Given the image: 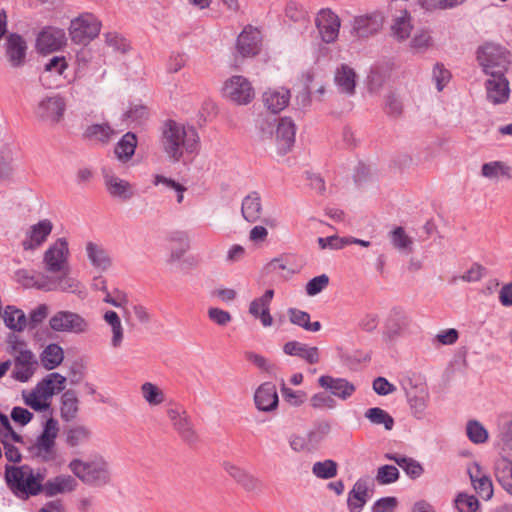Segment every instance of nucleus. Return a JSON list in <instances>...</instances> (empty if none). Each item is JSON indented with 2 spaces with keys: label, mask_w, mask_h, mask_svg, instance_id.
Wrapping results in <instances>:
<instances>
[{
  "label": "nucleus",
  "mask_w": 512,
  "mask_h": 512,
  "mask_svg": "<svg viewBox=\"0 0 512 512\" xmlns=\"http://www.w3.org/2000/svg\"><path fill=\"white\" fill-rule=\"evenodd\" d=\"M58 421L49 418L44 424L42 433L37 437L33 446L35 455L44 461H51L55 458V439L58 435Z\"/></svg>",
  "instance_id": "0eeeda50"
},
{
  "label": "nucleus",
  "mask_w": 512,
  "mask_h": 512,
  "mask_svg": "<svg viewBox=\"0 0 512 512\" xmlns=\"http://www.w3.org/2000/svg\"><path fill=\"white\" fill-rule=\"evenodd\" d=\"M494 473L502 488L512 495V461L500 458L495 462Z\"/></svg>",
  "instance_id": "473e14b6"
},
{
  "label": "nucleus",
  "mask_w": 512,
  "mask_h": 512,
  "mask_svg": "<svg viewBox=\"0 0 512 512\" xmlns=\"http://www.w3.org/2000/svg\"><path fill=\"white\" fill-rule=\"evenodd\" d=\"M290 92L284 88L269 89L263 94L265 107L273 114L282 111L289 103Z\"/></svg>",
  "instance_id": "c85d7f7f"
},
{
  "label": "nucleus",
  "mask_w": 512,
  "mask_h": 512,
  "mask_svg": "<svg viewBox=\"0 0 512 512\" xmlns=\"http://www.w3.org/2000/svg\"><path fill=\"white\" fill-rule=\"evenodd\" d=\"M431 45L432 38L430 36V33L429 31L424 29L416 32V34L414 35L410 42L411 48L417 53L426 51Z\"/></svg>",
  "instance_id": "864d4df0"
},
{
  "label": "nucleus",
  "mask_w": 512,
  "mask_h": 512,
  "mask_svg": "<svg viewBox=\"0 0 512 512\" xmlns=\"http://www.w3.org/2000/svg\"><path fill=\"white\" fill-rule=\"evenodd\" d=\"M136 146V135L132 132H127L117 143L115 154L120 160L127 161L134 155Z\"/></svg>",
  "instance_id": "4c0bfd02"
},
{
  "label": "nucleus",
  "mask_w": 512,
  "mask_h": 512,
  "mask_svg": "<svg viewBox=\"0 0 512 512\" xmlns=\"http://www.w3.org/2000/svg\"><path fill=\"white\" fill-rule=\"evenodd\" d=\"M509 51L503 46L488 42L477 49V60L483 71L490 75L506 73L510 65Z\"/></svg>",
  "instance_id": "20e7f679"
},
{
  "label": "nucleus",
  "mask_w": 512,
  "mask_h": 512,
  "mask_svg": "<svg viewBox=\"0 0 512 512\" xmlns=\"http://www.w3.org/2000/svg\"><path fill=\"white\" fill-rule=\"evenodd\" d=\"M41 363L47 370L58 367L64 359V351L59 344H49L40 355Z\"/></svg>",
  "instance_id": "72a5a7b5"
},
{
  "label": "nucleus",
  "mask_w": 512,
  "mask_h": 512,
  "mask_svg": "<svg viewBox=\"0 0 512 512\" xmlns=\"http://www.w3.org/2000/svg\"><path fill=\"white\" fill-rule=\"evenodd\" d=\"M3 320L5 325L13 331L21 332L27 327L25 313L15 306H7L5 308Z\"/></svg>",
  "instance_id": "f704fd0d"
},
{
  "label": "nucleus",
  "mask_w": 512,
  "mask_h": 512,
  "mask_svg": "<svg viewBox=\"0 0 512 512\" xmlns=\"http://www.w3.org/2000/svg\"><path fill=\"white\" fill-rule=\"evenodd\" d=\"M289 320L292 324L297 325L309 332H317L322 325L319 321H310V314L297 308L288 309Z\"/></svg>",
  "instance_id": "e433bc0d"
},
{
  "label": "nucleus",
  "mask_w": 512,
  "mask_h": 512,
  "mask_svg": "<svg viewBox=\"0 0 512 512\" xmlns=\"http://www.w3.org/2000/svg\"><path fill=\"white\" fill-rule=\"evenodd\" d=\"M278 394L275 384L265 382L261 384L254 394L256 407L264 412L273 411L278 406Z\"/></svg>",
  "instance_id": "5701e85b"
},
{
  "label": "nucleus",
  "mask_w": 512,
  "mask_h": 512,
  "mask_svg": "<svg viewBox=\"0 0 512 512\" xmlns=\"http://www.w3.org/2000/svg\"><path fill=\"white\" fill-rule=\"evenodd\" d=\"M224 96L237 104H248L254 97L251 83L243 76H233L225 82Z\"/></svg>",
  "instance_id": "9d476101"
},
{
  "label": "nucleus",
  "mask_w": 512,
  "mask_h": 512,
  "mask_svg": "<svg viewBox=\"0 0 512 512\" xmlns=\"http://www.w3.org/2000/svg\"><path fill=\"white\" fill-rule=\"evenodd\" d=\"M386 458L394 461L411 478H418L423 472V468L420 463L412 458L397 454H387Z\"/></svg>",
  "instance_id": "ea45409f"
},
{
  "label": "nucleus",
  "mask_w": 512,
  "mask_h": 512,
  "mask_svg": "<svg viewBox=\"0 0 512 512\" xmlns=\"http://www.w3.org/2000/svg\"><path fill=\"white\" fill-rule=\"evenodd\" d=\"M79 411V398L75 390L68 389L61 396L60 415L66 421H72Z\"/></svg>",
  "instance_id": "2f4dec72"
},
{
  "label": "nucleus",
  "mask_w": 512,
  "mask_h": 512,
  "mask_svg": "<svg viewBox=\"0 0 512 512\" xmlns=\"http://www.w3.org/2000/svg\"><path fill=\"white\" fill-rule=\"evenodd\" d=\"M141 394L150 406H157L164 402V392L155 384L145 382L141 385Z\"/></svg>",
  "instance_id": "49530a36"
},
{
  "label": "nucleus",
  "mask_w": 512,
  "mask_h": 512,
  "mask_svg": "<svg viewBox=\"0 0 512 512\" xmlns=\"http://www.w3.org/2000/svg\"><path fill=\"white\" fill-rule=\"evenodd\" d=\"M329 284V277L321 274L308 281L306 284V293L309 296H315L324 290Z\"/></svg>",
  "instance_id": "13d9d810"
},
{
  "label": "nucleus",
  "mask_w": 512,
  "mask_h": 512,
  "mask_svg": "<svg viewBox=\"0 0 512 512\" xmlns=\"http://www.w3.org/2000/svg\"><path fill=\"white\" fill-rule=\"evenodd\" d=\"M432 78L436 84L437 90L440 92L449 83L451 73L442 63H436L433 67Z\"/></svg>",
  "instance_id": "5fc2aeb1"
},
{
  "label": "nucleus",
  "mask_w": 512,
  "mask_h": 512,
  "mask_svg": "<svg viewBox=\"0 0 512 512\" xmlns=\"http://www.w3.org/2000/svg\"><path fill=\"white\" fill-rule=\"evenodd\" d=\"M365 417L375 425H383L386 430H392L394 426L393 417L385 410L379 407L369 408L365 412Z\"/></svg>",
  "instance_id": "c03bdc74"
},
{
  "label": "nucleus",
  "mask_w": 512,
  "mask_h": 512,
  "mask_svg": "<svg viewBox=\"0 0 512 512\" xmlns=\"http://www.w3.org/2000/svg\"><path fill=\"white\" fill-rule=\"evenodd\" d=\"M383 19L379 13L357 16L353 20V31L364 38L376 33L382 27Z\"/></svg>",
  "instance_id": "b1692460"
},
{
  "label": "nucleus",
  "mask_w": 512,
  "mask_h": 512,
  "mask_svg": "<svg viewBox=\"0 0 512 512\" xmlns=\"http://www.w3.org/2000/svg\"><path fill=\"white\" fill-rule=\"evenodd\" d=\"M49 326L55 332L83 334L89 330L88 321L80 314L69 311H57L50 319Z\"/></svg>",
  "instance_id": "39448f33"
},
{
  "label": "nucleus",
  "mask_w": 512,
  "mask_h": 512,
  "mask_svg": "<svg viewBox=\"0 0 512 512\" xmlns=\"http://www.w3.org/2000/svg\"><path fill=\"white\" fill-rule=\"evenodd\" d=\"M283 398L293 406H300L306 397L303 391H295L286 387L284 384L281 388Z\"/></svg>",
  "instance_id": "338daca9"
},
{
  "label": "nucleus",
  "mask_w": 512,
  "mask_h": 512,
  "mask_svg": "<svg viewBox=\"0 0 512 512\" xmlns=\"http://www.w3.org/2000/svg\"><path fill=\"white\" fill-rule=\"evenodd\" d=\"M408 325V317L400 309H393L386 323L387 333L390 337L398 335Z\"/></svg>",
  "instance_id": "a18cd8bd"
},
{
  "label": "nucleus",
  "mask_w": 512,
  "mask_h": 512,
  "mask_svg": "<svg viewBox=\"0 0 512 512\" xmlns=\"http://www.w3.org/2000/svg\"><path fill=\"white\" fill-rule=\"evenodd\" d=\"M399 478V471L393 465H383L378 468L376 474V481L379 484L385 485L397 481Z\"/></svg>",
  "instance_id": "6e6d98bb"
},
{
  "label": "nucleus",
  "mask_w": 512,
  "mask_h": 512,
  "mask_svg": "<svg viewBox=\"0 0 512 512\" xmlns=\"http://www.w3.org/2000/svg\"><path fill=\"white\" fill-rule=\"evenodd\" d=\"M65 103L58 95L47 96L37 105L36 116L43 121L58 122L64 113Z\"/></svg>",
  "instance_id": "f3484780"
},
{
  "label": "nucleus",
  "mask_w": 512,
  "mask_h": 512,
  "mask_svg": "<svg viewBox=\"0 0 512 512\" xmlns=\"http://www.w3.org/2000/svg\"><path fill=\"white\" fill-rule=\"evenodd\" d=\"M53 224L50 220L44 219L32 225L26 232V238L22 241V247L25 251L34 250L41 246L50 235Z\"/></svg>",
  "instance_id": "412c9836"
},
{
  "label": "nucleus",
  "mask_w": 512,
  "mask_h": 512,
  "mask_svg": "<svg viewBox=\"0 0 512 512\" xmlns=\"http://www.w3.org/2000/svg\"><path fill=\"white\" fill-rule=\"evenodd\" d=\"M466 435L474 444H483L488 440V431L478 420L467 422Z\"/></svg>",
  "instance_id": "de8ad7c7"
},
{
  "label": "nucleus",
  "mask_w": 512,
  "mask_h": 512,
  "mask_svg": "<svg viewBox=\"0 0 512 512\" xmlns=\"http://www.w3.org/2000/svg\"><path fill=\"white\" fill-rule=\"evenodd\" d=\"M285 12L286 16L294 22H307V11L295 1L287 3Z\"/></svg>",
  "instance_id": "4d7b16f0"
},
{
  "label": "nucleus",
  "mask_w": 512,
  "mask_h": 512,
  "mask_svg": "<svg viewBox=\"0 0 512 512\" xmlns=\"http://www.w3.org/2000/svg\"><path fill=\"white\" fill-rule=\"evenodd\" d=\"M476 493L484 500H490L493 496V484L490 477L482 476V479L472 485Z\"/></svg>",
  "instance_id": "bf43d9fd"
},
{
  "label": "nucleus",
  "mask_w": 512,
  "mask_h": 512,
  "mask_svg": "<svg viewBox=\"0 0 512 512\" xmlns=\"http://www.w3.org/2000/svg\"><path fill=\"white\" fill-rule=\"evenodd\" d=\"M318 384L325 391L329 392L332 397H337L342 401L348 400L356 391L355 385L347 379L329 375L320 376Z\"/></svg>",
  "instance_id": "2eb2a0df"
},
{
  "label": "nucleus",
  "mask_w": 512,
  "mask_h": 512,
  "mask_svg": "<svg viewBox=\"0 0 512 512\" xmlns=\"http://www.w3.org/2000/svg\"><path fill=\"white\" fill-rule=\"evenodd\" d=\"M3 47L7 60L12 67L18 68L25 64L28 47L21 35L17 33L8 34Z\"/></svg>",
  "instance_id": "4468645a"
},
{
  "label": "nucleus",
  "mask_w": 512,
  "mask_h": 512,
  "mask_svg": "<svg viewBox=\"0 0 512 512\" xmlns=\"http://www.w3.org/2000/svg\"><path fill=\"white\" fill-rule=\"evenodd\" d=\"M373 390L380 396H386L393 393L396 390V387L386 378L377 377L373 381Z\"/></svg>",
  "instance_id": "774afa93"
},
{
  "label": "nucleus",
  "mask_w": 512,
  "mask_h": 512,
  "mask_svg": "<svg viewBox=\"0 0 512 512\" xmlns=\"http://www.w3.org/2000/svg\"><path fill=\"white\" fill-rule=\"evenodd\" d=\"M370 483L368 479H358L348 493L347 505L350 512H361L371 497Z\"/></svg>",
  "instance_id": "4be33fe9"
},
{
  "label": "nucleus",
  "mask_w": 512,
  "mask_h": 512,
  "mask_svg": "<svg viewBox=\"0 0 512 512\" xmlns=\"http://www.w3.org/2000/svg\"><path fill=\"white\" fill-rule=\"evenodd\" d=\"M86 254L91 264L101 271H106L112 265L111 257L102 245L88 242L86 244Z\"/></svg>",
  "instance_id": "c756f323"
},
{
  "label": "nucleus",
  "mask_w": 512,
  "mask_h": 512,
  "mask_svg": "<svg viewBox=\"0 0 512 512\" xmlns=\"http://www.w3.org/2000/svg\"><path fill=\"white\" fill-rule=\"evenodd\" d=\"M199 140L193 126H184L174 120H167L162 126L161 146L173 163L179 162L184 153L197 152Z\"/></svg>",
  "instance_id": "f257e3e1"
},
{
  "label": "nucleus",
  "mask_w": 512,
  "mask_h": 512,
  "mask_svg": "<svg viewBox=\"0 0 512 512\" xmlns=\"http://www.w3.org/2000/svg\"><path fill=\"white\" fill-rule=\"evenodd\" d=\"M77 482L70 475H58L49 479L43 484V493L47 497H53L57 494L72 492L75 490Z\"/></svg>",
  "instance_id": "a878e982"
},
{
  "label": "nucleus",
  "mask_w": 512,
  "mask_h": 512,
  "mask_svg": "<svg viewBox=\"0 0 512 512\" xmlns=\"http://www.w3.org/2000/svg\"><path fill=\"white\" fill-rule=\"evenodd\" d=\"M66 382V378L61 374L54 372L47 375L43 380H41L35 387V391L43 398L44 401L50 399L55 390L62 391L64 390V384Z\"/></svg>",
  "instance_id": "bb28decb"
},
{
  "label": "nucleus",
  "mask_w": 512,
  "mask_h": 512,
  "mask_svg": "<svg viewBox=\"0 0 512 512\" xmlns=\"http://www.w3.org/2000/svg\"><path fill=\"white\" fill-rule=\"evenodd\" d=\"M48 315V306L46 304H40L33 309L29 314V320H27V326L30 329L36 328Z\"/></svg>",
  "instance_id": "680f3d73"
},
{
  "label": "nucleus",
  "mask_w": 512,
  "mask_h": 512,
  "mask_svg": "<svg viewBox=\"0 0 512 512\" xmlns=\"http://www.w3.org/2000/svg\"><path fill=\"white\" fill-rule=\"evenodd\" d=\"M113 134L114 131L108 124H93L86 128L84 137L104 144L110 140Z\"/></svg>",
  "instance_id": "79ce46f5"
},
{
  "label": "nucleus",
  "mask_w": 512,
  "mask_h": 512,
  "mask_svg": "<svg viewBox=\"0 0 512 512\" xmlns=\"http://www.w3.org/2000/svg\"><path fill=\"white\" fill-rule=\"evenodd\" d=\"M65 435L67 445L76 447L87 443L91 438L92 432L85 425L75 424L66 429Z\"/></svg>",
  "instance_id": "c9c22d12"
},
{
  "label": "nucleus",
  "mask_w": 512,
  "mask_h": 512,
  "mask_svg": "<svg viewBox=\"0 0 512 512\" xmlns=\"http://www.w3.org/2000/svg\"><path fill=\"white\" fill-rule=\"evenodd\" d=\"M18 345L24 347L25 343L19 342ZM13 348L18 351L14 361L13 377L20 382H27L37 368V359L29 349H18L17 344Z\"/></svg>",
  "instance_id": "1a4fd4ad"
},
{
  "label": "nucleus",
  "mask_w": 512,
  "mask_h": 512,
  "mask_svg": "<svg viewBox=\"0 0 512 512\" xmlns=\"http://www.w3.org/2000/svg\"><path fill=\"white\" fill-rule=\"evenodd\" d=\"M283 351L285 354L297 356L309 364H316L320 359L319 349L317 347H310L299 341H289L285 343Z\"/></svg>",
  "instance_id": "393cba45"
},
{
  "label": "nucleus",
  "mask_w": 512,
  "mask_h": 512,
  "mask_svg": "<svg viewBox=\"0 0 512 512\" xmlns=\"http://www.w3.org/2000/svg\"><path fill=\"white\" fill-rule=\"evenodd\" d=\"M486 99L493 105L504 104L510 96L509 81L505 77V73L490 76L485 81Z\"/></svg>",
  "instance_id": "ddd939ff"
},
{
  "label": "nucleus",
  "mask_w": 512,
  "mask_h": 512,
  "mask_svg": "<svg viewBox=\"0 0 512 512\" xmlns=\"http://www.w3.org/2000/svg\"><path fill=\"white\" fill-rule=\"evenodd\" d=\"M315 25L325 43H332L338 38L340 19L331 9H321L316 16Z\"/></svg>",
  "instance_id": "9b49d317"
},
{
  "label": "nucleus",
  "mask_w": 512,
  "mask_h": 512,
  "mask_svg": "<svg viewBox=\"0 0 512 512\" xmlns=\"http://www.w3.org/2000/svg\"><path fill=\"white\" fill-rule=\"evenodd\" d=\"M105 187L111 197L121 201H128L134 196L132 185L119 177H117L111 169H102Z\"/></svg>",
  "instance_id": "dca6fc26"
},
{
  "label": "nucleus",
  "mask_w": 512,
  "mask_h": 512,
  "mask_svg": "<svg viewBox=\"0 0 512 512\" xmlns=\"http://www.w3.org/2000/svg\"><path fill=\"white\" fill-rule=\"evenodd\" d=\"M23 398L25 404L35 411H43L49 406L35 390L28 394H23Z\"/></svg>",
  "instance_id": "69168bd1"
},
{
  "label": "nucleus",
  "mask_w": 512,
  "mask_h": 512,
  "mask_svg": "<svg viewBox=\"0 0 512 512\" xmlns=\"http://www.w3.org/2000/svg\"><path fill=\"white\" fill-rule=\"evenodd\" d=\"M481 174L489 179L497 178L500 175L512 179L511 167L501 161L484 163L481 168Z\"/></svg>",
  "instance_id": "a19ab883"
},
{
  "label": "nucleus",
  "mask_w": 512,
  "mask_h": 512,
  "mask_svg": "<svg viewBox=\"0 0 512 512\" xmlns=\"http://www.w3.org/2000/svg\"><path fill=\"white\" fill-rule=\"evenodd\" d=\"M241 213L243 218L254 223L260 219L262 214L261 197L258 192L253 191L244 197L241 206Z\"/></svg>",
  "instance_id": "7c9ffc66"
},
{
  "label": "nucleus",
  "mask_w": 512,
  "mask_h": 512,
  "mask_svg": "<svg viewBox=\"0 0 512 512\" xmlns=\"http://www.w3.org/2000/svg\"><path fill=\"white\" fill-rule=\"evenodd\" d=\"M276 122L277 118L272 116H263L258 119V127L263 138L272 137L276 127Z\"/></svg>",
  "instance_id": "0e129e2a"
},
{
  "label": "nucleus",
  "mask_w": 512,
  "mask_h": 512,
  "mask_svg": "<svg viewBox=\"0 0 512 512\" xmlns=\"http://www.w3.org/2000/svg\"><path fill=\"white\" fill-rule=\"evenodd\" d=\"M68 467L81 482L88 486L102 487L109 484L111 479L109 464L101 456L86 461L73 459Z\"/></svg>",
  "instance_id": "f03ea898"
},
{
  "label": "nucleus",
  "mask_w": 512,
  "mask_h": 512,
  "mask_svg": "<svg viewBox=\"0 0 512 512\" xmlns=\"http://www.w3.org/2000/svg\"><path fill=\"white\" fill-rule=\"evenodd\" d=\"M397 504L398 500L396 497H382L373 504L371 512H393Z\"/></svg>",
  "instance_id": "e2e57ef3"
},
{
  "label": "nucleus",
  "mask_w": 512,
  "mask_h": 512,
  "mask_svg": "<svg viewBox=\"0 0 512 512\" xmlns=\"http://www.w3.org/2000/svg\"><path fill=\"white\" fill-rule=\"evenodd\" d=\"M276 143L278 153L286 154L295 142L296 127L291 118L284 117L276 122Z\"/></svg>",
  "instance_id": "a211bd4d"
},
{
  "label": "nucleus",
  "mask_w": 512,
  "mask_h": 512,
  "mask_svg": "<svg viewBox=\"0 0 512 512\" xmlns=\"http://www.w3.org/2000/svg\"><path fill=\"white\" fill-rule=\"evenodd\" d=\"M66 43L63 29L46 27L38 35L36 40L40 52H53L59 50Z\"/></svg>",
  "instance_id": "aec40b11"
},
{
  "label": "nucleus",
  "mask_w": 512,
  "mask_h": 512,
  "mask_svg": "<svg viewBox=\"0 0 512 512\" xmlns=\"http://www.w3.org/2000/svg\"><path fill=\"white\" fill-rule=\"evenodd\" d=\"M69 249L64 238H59L44 253V263L49 272H64L67 266Z\"/></svg>",
  "instance_id": "f8f14e48"
},
{
  "label": "nucleus",
  "mask_w": 512,
  "mask_h": 512,
  "mask_svg": "<svg viewBox=\"0 0 512 512\" xmlns=\"http://www.w3.org/2000/svg\"><path fill=\"white\" fill-rule=\"evenodd\" d=\"M412 28L411 17L406 10L401 11L400 15L393 19V23L391 25L393 35L401 41L410 36Z\"/></svg>",
  "instance_id": "58836bf2"
},
{
  "label": "nucleus",
  "mask_w": 512,
  "mask_h": 512,
  "mask_svg": "<svg viewBox=\"0 0 512 512\" xmlns=\"http://www.w3.org/2000/svg\"><path fill=\"white\" fill-rule=\"evenodd\" d=\"M334 81L341 93L347 95L355 93L356 73L350 66L346 64L340 65L335 71Z\"/></svg>",
  "instance_id": "cd10ccee"
},
{
  "label": "nucleus",
  "mask_w": 512,
  "mask_h": 512,
  "mask_svg": "<svg viewBox=\"0 0 512 512\" xmlns=\"http://www.w3.org/2000/svg\"><path fill=\"white\" fill-rule=\"evenodd\" d=\"M42 480L43 476L39 473L35 475L33 469L28 465L6 466L5 481L15 494L21 492L26 495H37L41 491L43 492Z\"/></svg>",
  "instance_id": "7ed1b4c3"
},
{
  "label": "nucleus",
  "mask_w": 512,
  "mask_h": 512,
  "mask_svg": "<svg viewBox=\"0 0 512 512\" xmlns=\"http://www.w3.org/2000/svg\"><path fill=\"white\" fill-rule=\"evenodd\" d=\"M390 237L392 244L400 250L408 249L412 245V240L407 236L402 227H396L390 233Z\"/></svg>",
  "instance_id": "052dcab7"
},
{
  "label": "nucleus",
  "mask_w": 512,
  "mask_h": 512,
  "mask_svg": "<svg viewBox=\"0 0 512 512\" xmlns=\"http://www.w3.org/2000/svg\"><path fill=\"white\" fill-rule=\"evenodd\" d=\"M261 47V34L258 29L246 27L237 38L236 49L242 57L257 55Z\"/></svg>",
  "instance_id": "6ab92c4d"
},
{
  "label": "nucleus",
  "mask_w": 512,
  "mask_h": 512,
  "mask_svg": "<svg viewBox=\"0 0 512 512\" xmlns=\"http://www.w3.org/2000/svg\"><path fill=\"white\" fill-rule=\"evenodd\" d=\"M454 502L458 512H476L479 508L478 499L467 493H459Z\"/></svg>",
  "instance_id": "8fccbe9b"
},
{
  "label": "nucleus",
  "mask_w": 512,
  "mask_h": 512,
  "mask_svg": "<svg viewBox=\"0 0 512 512\" xmlns=\"http://www.w3.org/2000/svg\"><path fill=\"white\" fill-rule=\"evenodd\" d=\"M100 29V21L90 13L72 20L69 27L71 39L76 44H87L98 36Z\"/></svg>",
  "instance_id": "423d86ee"
},
{
  "label": "nucleus",
  "mask_w": 512,
  "mask_h": 512,
  "mask_svg": "<svg viewBox=\"0 0 512 512\" xmlns=\"http://www.w3.org/2000/svg\"><path fill=\"white\" fill-rule=\"evenodd\" d=\"M274 296V290L268 289L265 291V293L259 297L254 299L249 306V313L254 317L258 318V316L261 314V311L265 307L270 306V303Z\"/></svg>",
  "instance_id": "3c124183"
},
{
  "label": "nucleus",
  "mask_w": 512,
  "mask_h": 512,
  "mask_svg": "<svg viewBox=\"0 0 512 512\" xmlns=\"http://www.w3.org/2000/svg\"><path fill=\"white\" fill-rule=\"evenodd\" d=\"M312 473L320 479H330L337 475V463L327 459L315 462L312 466Z\"/></svg>",
  "instance_id": "09e8293b"
},
{
  "label": "nucleus",
  "mask_w": 512,
  "mask_h": 512,
  "mask_svg": "<svg viewBox=\"0 0 512 512\" xmlns=\"http://www.w3.org/2000/svg\"><path fill=\"white\" fill-rule=\"evenodd\" d=\"M104 320L111 326L113 334L111 345L114 348L119 347L123 341V327L120 317L115 311L109 310L104 314Z\"/></svg>",
  "instance_id": "37998d69"
},
{
  "label": "nucleus",
  "mask_w": 512,
  "mask_h": 512,
  "mask_svg": "<svg viewBox=\"0 0 512 512\" xmlns=\"http://www.w3.org/2000/svg\"><path fill=\"white\" fill-rule=\"evenodd\" d=\"M167 416L183 441L188 444H194L197 441V433L184 408L179 406L168 408Z\"/></svg>",
  "instance_id": "6e6552de"
},
{
  "label": "nucleus",
  "mask_w": 512,
  "mask_h": 512,
  "mask_svg": "<svg viewBox=\"0 0 512 512\" xmlns=\"http://www.w3.org/2000/svg\"><path fill=\"white\" fill-rule=\"evenodd\" d=\"M310 404L314 409H334L337 406V402L327 391L315 393L310 398Z\"/></svg>",
  "instance_id": "603ef678"
}]
</instances>
